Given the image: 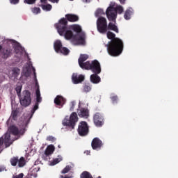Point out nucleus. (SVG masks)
<instances>
[{"label": "nucleus", "mask_w": 178, "mask_h": 178, "mask_svg": "<svg viewBox=\"0 0 178 178\" xmlns=\"http://www.w3.org/2000/svg\"><path fill=\"white\" fill-rule=\"evenodd\" d=\"M58 34L70 40L74 45H84L86 44V35L81 32V26L77 24L67 26V21L65 18L59 20L56 24Z\"/></svg>", "instance_id": "f257e3e1"}, {"label": "nucleus", "mask_w": 178, "mask_h": 178, "mask_svg": "<svg viewBox=\"0 0 178 178\" xmlns=\"http://www.w3.org/2000/svg\"><path fill=\"white\" fill-rule=\"evenodd\" d=\"M115 37V33L111 31L107 32V38L111 40L106 45L107 51L111 56H119L123 51V42L120 39Z\"/></svg>", "instance_id": "f03ea898"}, {"label": "nucleus", "mask_w": 178, "mask_h": 178, "mask_svg": "<svg viewBox=\"0 0 178 178\" xmlns=\"http://www.w3.org/2000/svg\"><path fill=\"white\" fill-rule=\"evenodd\" d=\"M19 129L15 125L10 127L4 137L0 138V152L4 148H8L12 144V136L19 134Z\"/></svg>", "instance_id": "7ed1b4c3"}, {"label": "nucleus", "mask_w": 178, "mask_h": 178, "mask_svg": "<svg viewBox=\"0 0 178 178\" xmlns=\"http://www.w3.org/2000/svg\"><path fill=\"white\" fill-rule=\"evenodd\" d=\"M118 13L120 15L123 13V7H122V6L116 5L115 3L111 2L106 11V15L108 20L110 22L116 20Z\"/></svg>", "instance_id": "20e7f679"}, {"label": "nucleus", "mask_w": 178, "mask_h": 178, "mask_svg": "<svg viewBox=\"0 0 178 178\" xmlns=\"http://www.w3.org/2000/svg\"><path fill=\"white\" fill-rule=\"evenodd\" d=\"M80 67L86 70H92L96 74L101 73V65L97 60L92 61V64H90V62L81 63Z\"/></svg>", "instance_id": "39448f33"}, {"label": "nucleus", "mask_w": 178, "mask_h": 178, "mask_svg": "<svg viewBox=\"0 0 178 178\" xmlns=\"http://www.w3.org/2000/svg\"><path fill=\"white\" fill-rule=\"evenodd\" d=\"M79 121V118L77 117V114L76 113H72L70 116H66L63 120V126H68L69 127H72V129H74V126H76V123Z\"/></svg>", "instance_id": "423d86ee"}, {"label": "nucleus", "mask_w": 178, "mask_h": 178, "mask_svg": "<svg viewBox=\"0 0 178 178\" xmlns=\"http://www.w3.org/2000/svg\"><path fill=\"white\" fill-rule=\"evenodd\" d=\"M19 101L22 106H29L31 104V94L30 92L24 91L19 97Z\"/></svg>", "instance_id": "0eeeda50"}, {"label": "nucleus", "mask_w": 178, "mask_h": 178, "mask_svg": "<svg viewBox=\"0 0 178 178\" xmlns=\"http://www.w3.org/2000/svg\"><path fill=\"white\" fill-rule=\"evenodd\" d=\"M97 27L99 33H102V34L106 33V31L108 30L106 19L104 17L98 18L97 21Z\"/></svg>", "instance_id": "6e6552de"}, {"label": "nucleus", "mask_w": 178, "mask_h": 178, "mask_svg": "<svg viewBox=\"0 0 178 178\" xmlns=\"http://www.w3.org/2000/svg\"><path fill=\"white\" fill-rule=\"evenodd\" d=\"M54 49L57 54H63V55H67L70 52L66 47H62V42L60 40H56L54 44Z\"/></svg>", "instance_id": "1a4fd4ad"}, {"label": "nucleus", "mask_w": 178, "mask_h": 178, "mask_svg": "<svg viewBox=\"0 0 178 178\" xmlns=\"http://www.w3.org/2000/svg\"><path fill=\"white\" fill-rule=\"evenodd\" d=\"M78 133L81 136H87L88 134V125L87 122L82 121L79 123Z\"/></svg>", "instance_id": "9d476101"}, {"label": "nucleus", "mask_w": 178, "mask_h": 178, "mask_svg": "<svg viewBox=\"0 0 178 178\" xmlns=\"http://www.w3.org/2000/svg\"><path fill=\"white\" fill-rule=\"evenodd\" d=\"M31 70H33L35 77V69L33 67V65H31V63H28L24 67V69L22 71V76H24L25 77L30 76V74H31Z\"/></svg>", "instance_id": "9b49d317"}, {"label": "nucleus", "mask_w": 178, "mask_h": 178, "mask_svg": "<svg viewBox=\"0 0 178 178\" xmlns=\"http://www.w3.org/2000/svg\"><path fill=\"white\" fill-rule=\"evenodd\" d=\"M94 123L95 126L99 127V126H102L104 124V118L101 115V114L97 113L94 116Z\"/></svg>", "instance_id": "f8f14e48"}, {"label": "nucleus", "mask_w": 178, "mask_h": 178, "mask_svg": "<svg viewBox=\"0 0 178 178\" xmlns=\"http://www.w3.org/2000/svg\"><path fill=\"white\" fill-rule=\"evenodd\" d=\"M19 74H20V70L18 68H13L8 73L10 79H12L13 80L17 79Z\"/></svg>", "instance_id": "ddd939ff"}, {"label": "nucleus", "mask_w": 178, "mask_h": 178, "mask_svg": "<svg viewBox=\"0 0 178 178\" xmlns=\"http://www.w3.org/2000/svg\"><path fill=\"white\" fill-rule=\"evenodd\" d=\"M72 79L74 84H79V83H81V81H84V75L81 74L77 76V74H73Z\"/></svg>", "instance_id": "4468645a"}, {"label": "nucleus", "mask_w": 178, "mask_h": 178, "mask_svg": "<svg viewBox=\"0 0 178 178\" xmlns=\"http://www.w3.org/2000/svg\"><path fill=\"white\" fill-rule=\"evenodd\" d=\"M101 145H102V142L97 138H94L92 141V147L93 149L100 148Z\"/></svg>", "instance_id": "2eb2a0df"}, {"label": "nucleus", "mask_w": 178, "mask_h": 178, "mask_svg": "<svg viewBox=\"0 0 178 178\" xmlns=\"http://www.w3.org/2000/svg\"><path fill=\"white\" fill-rule=\"evenodd\" d=\"M107 30H112L113 31H115V33H119V29H118V26H116V24L110 22L108 25Z\"/></svg>", "instance_id": "dca6fc26"}, {"label": "nucleus", "mask_w": 178, "mask_h": 178, "mask_svg": "<svg viewBox=\"0 0 178 178\" xmlns=\"http://www.w3.org/2000/svg\"><path fill=\"white\" fill-rule=\"evenodd\" d=\"M90 81L94 84H98V83L101 81V78L99 77V76L95 74L90 76Z\"/></svg>", "instance_id": "f3484780"}, {"label": "nucleus", "mask_w": 178, "mask_h": 178, "mask_svg": "<svg viewBox=\"0 0 178 178\" xmlns=\"http://www.w3.org/2000/svg\"><path fill=\"white\" fill-rule=\"evenodd\" d=\"M54 151H55V147L53 145H49L45 149L44 154L45 155H51L54 154Z\"/></svg>", "instance_id": "a211bd4d"}, {"label": "nucleus", "mask_w": 178, "mask_h": 178, "mask_svg": "<svg viewBox=\"0 0 178 178\" xmlns=\"http://www.w3.org/2000/svg\"><path fill=\"white\" fill-rule=\"evenodd\" d=\"M78 115L81 116V118L87 119V118H88V111L87 109L81 108L79 112H78Z\"/></svg>", "instance_id": "6ab92c4d"}, {"label": "nucleus", "mask_w": 178, "mask_h": 178, "mask_svg": "<svg viewBox=\"0 0 178 178\" xmlns=\"http://www.w3.org/2000/svg\"><path fill=\"white\" fill-rule=\"evenodd\" d=\"M63 161L62 156H58L57 158L53 159V161H51L49 163L50 166H55V165H57V163H59V162H61Z\"/></svg>", "instance_id": "aec40b11"}, {"label": "nucleus", "mask_w": 178, "mask_h": 178, "mask_svg": "<svg viewBox=\"0 0 178 178\" xmlns=\"http://www.w3.org/2000/svg\"><path fill=\"white\" fill-rule=\"evenodd\" d=\"M66 17L69 22H77V20H79V17H77V15L72 14L67 15Z\"/></svg>", "instance_id": "412c9836"}, {"label": "nucleus", "mask_w": 178, "mask_h": 178, "mask_svg": "<svg viewBox=\"0 0 178 178\" xmlns=\"http://www.w3.org/2000/svg\"><path fill=\"white\" fill-rule=\"evenodd\" d=\"M88 59V55L81 54L79 58V65L81 66V63H83Z\"/></svg>", "instance_id": "4be33fe9"}, {"label": "nucleus", "mask_w": 178, "mask_h": 178, "mask_svg": "<svg viewBox=\"0 0 178 178\" xmlns=\"http://www.w3.org/2000/svg\"><path fill=\"white\" fill-rule=\"evenodd\" d=\"M63 102H65V99H63L62 96H57L54 99V104H56V105H61Z\"/></svg>", "instance_id": "5701e85b"}, {"label": "nucleus", "mask_w": 178, "mask_h": 178, "mask_svg": "<svg viewBox=\"0 0 178 178\" xmlns=\"http://www.w3.org/2000/svg\"><path fill=\"white\" fill-rule=\"evenodd\" d=\"M131 15H133V9H129L125 12V14L124 15V19H126V20H129L131 19Z\"/></svg>", "instance_id": "b1692460"}, {"label": "nucleus", "mask_w": 178, "mask_h": 178, "mask_svg": "<svg viewBox=\"0 0 178 178\" xmlns=\"http://www.w3.org/2000/svg\"><path fill=\"white\" fill-rule=\"evenodd\" d=\"M42 9L46 12H49L52 9V6L51 4L42 5Z\"/></svg>", "instance_id": "393cba45"}, {"label": "nucleus", "mask_w": 178, "mask_h": 178, "mask_svg": "<svg viewBox=\"0 0 178 178\" xmlns=\"http://www.w3.org/2000/svg\"><path fill=\"white\" fill-rule=\"evenodd\" d=\"M24 165H26V160H24V158L21 157L19 160H18V166L19 168H23V166H24Z\"/></svg>", "instance_id": "a878e982"}, {"label": "nucleus", "mask_w": 178, "mask_h": 178, "mask_svg": "<svg viewBox=\"0 0 178 178\" xmlns=\"http://www.w3.org/2000/svg\"><path fill=\"white\" fill-rule=\"evenodd\" d=\"M81 178H92V176H91L90 172L85 171L81 174Z\"/></svg>", "instance_id": "bb28decb"}, {"label": "nucleus", "mask_w": 178, "mask_h": 178, "mask_svg": "<svg viewBox=\"0 0 178 178\" xmlns=\"http://www.w3.org/2000/svg\"><path fill=\"white\" fill-rule=\"evenodd\" d=\"M36 99L37 102H41V93L40 92V88H38V86L36 90Z\"/></svg>", "instance_id": "cd10ccee"}, {"label": "nucleus", "mask_w": 178, "mask_h": 178, "mask_svg": "<svg viewBox=\"0 0 178 178\" xmlns=\"http://www.w3.org/2000/svg\"><path fill=\"white\" fill-rule=\"evenodd\" d=\"M12 166H16L17 165L18 159L16 157L11 159L10 160Z\"/></svg>", "instance_id": "c85d7f7f"}, {"label": "nucleus", "mask_w": 178, "mask_h": 178, "mask_svg": "<svg viewBox=\"0 0 178 178\" xmlns=\"http://www.w3.org/2000/svg\"><path fill=\"white\" fill-rule=\"evenodd\" d=\"M10 55V51L6 50V52L3 54L2 58H3V59H6L9 58Z\"/></svg>", "instance_id": "c756f323"}, {"label": "nucleus", "mask_w": 178, "mask_h": 178, "mask_svg": "<svg viewBox=\"0 0 178 178\" xmlns=\"http://www.w3.org/2000/svg\"><path fill=\"white\" fill-rule=\"evenodd\" d=\"M15 52L16 54H22L23 52V47H22V46H17V47H15Z\"/></svg>", "instance_id": "7c9ffc66"}, {"label": "nucleus", "mask_w": 178, "mask_h": 178, "mask_svg": "<svg viewBox=\"0 0 178 178\" xmlns=\"http://www.w3.org/2000/svg\"><path fill=\"white\" fill-rule=\"evenodd\" d=\"M32 12L34 15H38L41 12V9L40 8H34L32 9Z\"/></svg>", "instance_id": "2f4dec72"}, {"label": "nucleus", "mask_w": 178, "mask_h": 178, "mask_svg": "<svg viewBox=\"0 0 178 178\" xmlns=\"http://www.w3.org/2000/svg\"><path fill=\"white\" fill-rule=\"evenodd\" d=\"M70 169H72V167L67 165L63 170H62V173L65 174L67 173V172H69V170H70Z\"/></svg>", "instance_id": "473e14b6"}, {"label": "nucleus", "mask_w": 178, "mask_h": 178, "mask_svg": "<svg viewBox=\"0 0 178 178\" xmlns=\"http://www.w3.org/2000/svg\"><path fill=\"white\" fill-rule=\"evenodd\" d=\"M104 13V10L102 9H97L95 12V16L98 17L99 15H102Z\"/></svg>", "instance_id": "72a5a7b5"}, {"label": "nucleus", "mask_w": 178, "mask_h": 178, "mask_svg": "<svg viewBox=\"0 0 178 178\" xmlns=\"http://www.w3.org/2000/svg\"><path fill=\"white\" fill-rule=\"evenodd\" d=\"M17 95H20V92H22V86H18L15 88Z\"/></svg>", "instance_id": "f704fd0d"}, {"label": "nucleus", "mask_w": 178, "mask_h": 178, "mask_svg": "<svg viewBox=\"0 0 178 178\" xmlns=\"http://www.w3.org/2000/svg\"><path fill=\"white\" fill-rule=\"evenodd\" d=\"M24 1L29 5H33L35 2V0H24Z\"/></svg>", "instance_id": "c9c22d12"}, {"label": "nucleus", "mask_w": 178, "mask_h": 178, "mask_svg": "<svg viewBox=\"0 0 178 178\" xmlns=\"http://www.w3.org/2000/svg\"><path fill=\"white\" fill-rule=\"evenodd\" d=\"M47 141H51V143H54L55 141V138L54 136H48L47 138Z\"/></svg>", "instance_id": "e433bc0d"}, {"label": "nucleus", "mask_w": 178, "mask_h": 178, "mask_svg": "<svg viewBox=\"0 0 178 178\" xmlns=\"http://www.w3.org/2000/svg\"><path fill=\"white\" fill-rule=\"evenodd\" d=\"M10 2L13 5H16V3H19V0H10Z\"/></svg>", "instance_id": "4c0bfd02"}, {"label": "nucleus", "mask_w": 178, "mask_h": 178, "mask_svg": "<svg viewBox=\"0 0 178 178\" xmlns=\"http://www.w3.org/2000/svg\"><path fill=\"white\" fill-rule=\"evenodd\" d=\"M91 90V88L90 86H85L84 91L88 92Z\"/></svg>", "instance_id": "58836bf2"}, {"label": "nucleus", "mask_w": 178, "mask_h": 178, "mask_svg": "<svg viewBox=\"0 0 178 178\" xmlns=\"http://www.w3.org/2000/svg\"><path fill=\"white\" fill-rule=\"evenodd\" d=\"M16 115H17V112L13 111L12 116H13V119H15L16 118Z\"/></svg>", "instance_id": "ea45409f"}, {"label": "nucleus", "mask_w": 178, "mask_h": 178, "mask_svg": "<svg viewBox=\"0 0 178 178\" xmlns=\"http://www.w3.org/2000/svg\"><path fill=\"white\" fill-rule=\"evenodd\" d=\"M23 176H24V175H23V173H21L19 175L14 177V178H23Z\"/></svg>", "instance_id": "a19ab883"}, {"label": "nucleus", "mask_w": 178, "mask_h": 178, "mask_svg": "<svg viewBox=\"0 0 178 178\" xmlns=\"http://www.w3.org/2000/svg\"><path fill=\"white\" fill-rule=\"evenodd\" d=\"M34 111H37V109H38V104L36 103L34 106V108H33Z\"/></svg>", "instance_id": "79ce46f5"}, {"label": "nucleus", "mask_w": 178, "mask_h": 178, "mask_svg": "<svg viewBox=\"0 0 178 178\" xmlns=\"http://www.w3.org/2000/svg\"><path fill=\"white\" fill-rule=\"evenodd\" d=\"M3 170H5V168L0 166V172H3Z\"/></svg>", "instance_id": "37998d69"}, {"label": "nucleus", "mask_w": 178, "mask_h": 178, "mask_svg": "<svg viewBox=\"0 0 178 178\" xmlns=\"http://www.w3.org/2000/svg\"><path fill=\"white\" fill-rule=\"evenodd\" d=\"M111 99H113V101H115V100L118 99V97L113 96L111 97Z\"/></svg>", "instance_id": "c03bdc74"}, {"label": "nucleus", "mask_w": 178, "mask_h": 178, "mask_svg": "<svg viewBox=\"0 0 178 178\" xmlns=\"http://www.w3.org/2000/svg\"><path fill=\"white\" fill-rule=\"evenodd\" d=\"M51 2H53L54 3H55V2L58 3L59 1V0H49Z\"/></svg>", "instance_id": "a18cd8bd"}, {"label": "nucleus", "mask_w": 178, "mask_h": 178, "mask_svg": "<svg viewBox=\"0 0 178 178\" xmlns=\"http://www.w3.org/2000/svg\"><path fill=\"white\" fill-rule=\"evenodd\" d=\"M120 3H124V2L126 1V0H119Z\"/></svg>", "instance_id": "49530a36"}, {"label": "nucleus", "mask_w": 178, "mask_h": 178, "mask_svg": "<svg viewBox=\"0 0 178 178\" xmlns=\"http://www.w3.org/2000/svg\"><path fill=\"white\" fill-rule=\"evenodd\" d=\"M85 154H86L87 155H90V151L85 152Z\"/></svg>", "instance_id": "de8ad7c7"}, {"label": "nucleus", "mask_w": 178, "mask_h": 178, "mask_svg": "<svg viewBox=\"0 0 178 178\" xmlns=\"http://www.w3.org/2000/svg\"><path fill=\"white\" fill-rule=\"evenodd\" d=\"M83 2H86V3L90 2V0H83Z\"/></svg>", "instance_id": "09e8293b"}, {"label": "nucleus", "mask_w": 178, "mask_h": 178, "mask_svg": "<svg viewBox=\"0 0 178 178\" xmlns=\"http://www.w3.org/2000/svg\"><path fill=\"white\" fill-rule=\"evenodd\" d=\"M40 1H41L42 3H45V2H47V0H40Z\"/></svg>", "instance_id": "8fccbe9b"}, {"label": "nucleus", "mask_w": 178, "mask_h": 178, "mask_svg": "<svg viewBox=\"0 0 178 178\" xmlns=\"http://www.w3.org/2000/svg\"><path fill=\"white\" fill-rule=\"evenodd\" d=\"M60 178H70V177L61 176Z\"/></svg>", "instance_id": "3c124183"}, {"label": "nucleus", "mask_w": 178, "mask_h": 178, "mask_svg": "<svg viewBox=\"0 0 178 178\" xmlns=\"http://www.w3.org/2000/svg\"><path fill=\"white\" fill-rule=\"evenodd\" d=\"M0 51H2V46H0Z\"/></svg>", "instance_id": "603ef678"}]
</instances>
